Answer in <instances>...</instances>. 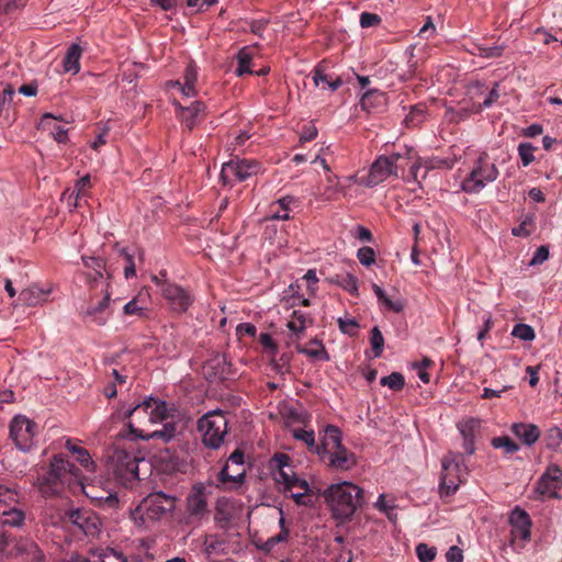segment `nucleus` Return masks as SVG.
Wrapping results in <instances>:
<instances>
[{"label":"nucleus","instance_id":"nucleus-1","mask_svg":"<svg viewBox=\"0 0 562 562\" xmlns=\"http://www.w3.org/2000/svg\"><path fill=\"white\" fill-rule=\"evenodd\" d=\"M324 498L335 519L346 521L363 504V491L349 481L329 485L324 491Z\"/></svg>","mask_w":562,"mask_h":562},{"label":"nucleus","instance_id":"nucleus-2","mask_svg":"<svg viewBox=\"0 0 562 562\" xmlns=\"http://www.w3.org/2000/svg\"><path fill=\"white\" fill-rule=\"evenodd\" d=\"M177 497L161 491L153 492L142 499L131 512V518L138 528H147L149 524L161 519L173 512Z\"/></svg>","mask_w":562,"mask_h":562},{"label":"nucleus","instance_id":"nucleus-3","mask_svg":"<svg viewBox=\"0 0 562 562\" xmlns=\"http://www.w3.org/2000/svg\"><path fill=\"white\" fill-rule=\"evenodd\" d=\"M126 417L134 416L135 422L142 424V419H147L149 424H160L168 419L181 417L180 409L173 404L149 396L142 403L124 413Z\"/></svg>","mask_w":562,"mask_h":562},{"label":"nucleus","instance_id":"nucleus-4","mask_svg":"<svg viewBox=\"0 0 562 562\" xmlns=\"http://www.w3.org/2000/svg\"><path fill=\"white\" fill-rule=\"evenodd\" d=\"M467 468L460 453L449 452L441 459L438 493L441 498L454 495L465 481Z\"/></svg>","mask_w":562,"mask_h":562},{"label":"nucleus","instance_id":"nucleus-5","mask_svg":"<svg viewBox=\"0 0 562 562\" xmlns=\"http://www.w3.org/2000/svg\"><path fill=\"white\" fill-rule=\"evenodd\" d=\"M497 177L498 169L495 164L488 160L486 153H482L462 180L461 190L470 194L479 193L486 186L494 182Z\"/></svg>","mask_w":562,"mask_h":562},{"label":"nucleus","instance_id":"nucleus-6","mask_svg":"<svg viewBox=\"0 0 562 562\" xmlns=\"http://www.w3.org/2000/svg\"><path fill=\"white\" fill-rule=\"evenodd\" d=\"M227 424L228 420L221 411H212L203 415L199 420L203 443L212 449L220 448L227 434Z\"/></svg>","mask_w":562,"mask_h":562},{"label":"nucleus","instance_id":"nucleus-7","mask_svg":"<svg viewBox=\"0 0 562 562\" xmlns=\"http://www.w3.org/2000/svg\"><path fill=\"white\" fill-rule=\"evenodd\" d=\"M74 465H71L61 456H56L50 462V469L42 480L37 481L40 492L45 496H50L59 492V487L66 480L67 475L72 474Z\"/></svg>","mask_w":562,"mask_h":562},{"label":"nucleus","instance_id":"nucleus-8","mask_svg":"<svg viewBox=\"0 0 562 562\" xmlns=\"http://www.w3.org/2000/svg\"><path fill=\"white\" fill-rule=\"evenodd\" d=\"M403 157L400 153L379 156L371 165L368 176L361 181L369 188L379 186L391 177H397V161Z\"/></svg>","mask_w":562,"mask_h":562},{"label":"nucleus","instance_id":"nucleus-9","mask_svg":"<svg viewBox=\"0 0 562 562\" xmlns=\"http://www.w3.org/2000/svg\"><path fill=\"white\" fill-rule=\"evenodd\" d=\"M260 171V165L255 160L232 159L222 166L221 181L223 184H232L236 181H245Z\"/></svg>","mask_w":562,"mask_h":562},{"label":"nucleus","instance_id":"nucleus-10","mask_svg":"<svg viewBox=\"0 0 562 562\" xmlns=\"http://www.w3.org/2000/svg\"><path fill=\"white\" fill-rule=\"evenodd\" d=\"M36 425L23 415L13 417L10 424V436L18 449L29 451L34 445Z\"/></svg>","mask_w":562,"mask_h":562},{"label":"nucleus","instance_id":"nucleus-11","mask_svg":"<svg viewBox=\"0 0 562 562\" xmlns=\"http://www.w3.org/2000/svg\"><path fill=\"white\" fill-rule=\"evenodd\" d=\"M510 543L522 549L531 536V519L528 513L519 507L514 508L509 515Z\"/></svg>","mask_w":562,"mask_h":562},{"label":"nucleus","instance_id":"nucleus-12","mask_svg":"<svg viewBox=\"0 0 562 562\" xmlns=\"http://www.w3.org/2000/svg\"><path fill=\"white\" fill-rule=\"evenodd\" d=\"M153 282L161 288V294L167 300L170 308L177 313L186 312L193 302L192 295L180 285L161 282L157 276L151 278Z\"/></svg>","mask_w":562,"mask_h":562},{"label":"nucleus","instance_id":"nucleus-13","mask_svg":"<svg viewBox=\"0 0 562 562\" xmlns=\"http://www.w3.org/2000/svg\"><path fill=\"white\" fill-rule=\"evenodd\" d=\"M288 454H274L270 461V469L274 481L282 486L283 491L293 490V486L303 481L295 475Z\"/></svg>","mask_w":562,"mask_h":562},{"label":"nucleus","instance_id":"nucleus-14","mask_svg":"<svg viewBox=\"0 0 562 562\" xmlns=\"http://www.w3.org/2000/svg\"><path fill=\"white\" fill-rule=\"evenodd\" d=\"M562 487V469L554 463L547 467L537 482L536 491L549 498H560L559 491Z\"/></svg>","mask_w":562,"mask_h":562},{"label":"nucleus","instance_id":"nucleus-15","mask_svg":"<svg viewBox=\"0 0 562 562\" xmlns=\"http://www.w3.org/2000/svg\"><path fill=\"white\" fill-rule=\"evenodd\" d=\"M111 296L112 292L103 289V297L82 313L83 321L89 325L104 326L112 316Z\"/></svg>","mask_w":562,"mask_h":562},{"label":"nucleus","instance_id":"nucleus-16","mask_svg":"<svg viewBox=\"0 0 562 562\" xmlns=\"http://www.w3.org/2000/svg\"><path fill=\"white\" fill-rule=\"evenodd\" d=\"M139 461L140 459H138L134 453L121 449L115 450L112 457L115 474L125 481L138 477Z\"/></svg>","mask_w":562,"mask_h":562},{"label":"nucleus","instance_id":"nucleus-17","mask_svg":"<svg viewBox=\"0 0 562 562\" xmlns=\"http://www.w3.org/2000/svg\"><path fill=\"white\" fill-rule=\"evenodd\" d=\"M182 420V416L175 419H168L162 423V428L159 430H154L150 432L145 431L144 429L137 428L133 423H130L131 431L135 437L150 440V439H160L164 442H170L173 440L178 434V425Z\"/></svg>","mask_w":562,"mask_h":562},{"label":"nucleus","instance_id":"nucleus-18","mask_svg":"<svg viewBox=\"0 0 562 562\" xmlns=\"http://www.w3.org/2000/svg\"><path fill=\"white\" fill-rule=\"evenodd\" d=\"M69 520L76 525L86 536L98 537L101 531V521L90 512L75 509L68 513Z\"/></svg>","mask_w":562,"mask_h":562},{"label":"nucleus","instance_id":"nucleus-19","mask_svg":"<svg viewBox=\"0 0 562 562\" xmlns=\"http://www.w3.org/2000/svg\"><path fill=\"white\" fill-rule=\"evenodd\" d=\"M83 266L88 269L87 279L91 286L102 285L103 289L110 290V274L106 272L104 262L95 257H82Z\"/></svg>","mask_w":562,"mask_h":562},{"label":"nucleus","instance_id":"nucleus-20","mask_svg":"<svg viewBox=\"0 0 562 562\" xmlns=\"http://www.w3.org/2000/svg\"><path fill=\"white\" fill-rule=\"evenodd\" d=\"M204 374L212 381L226 380L233 378L231 363L225 355H214L203 367Z\"/></svg>","mask_w":562,"mask_h":562},{"label":"nucleus","instance_id":"nucleus-21","mask_svg":"<svg viewBox=\"0 0 562 562\" xmlns=\"http://www.w3.org/2000/svg\"><path fill=\"white\" fill-rule=\"evenodd\" d=\"M198 81V68L193 64H189L184 70L183 79L171 80L166 83L169 90H178L186 98H193L196 95L195 85Z\"/></svg>","mask_w":562,"mask_h":562},{"label":"nucleus","instance_id":"nucleus-22","mask_svg":"<svg viewBox=\"0 0 562 562\" xmlns=\"http://www.w3.org/2000/svg\"><path fill=\"white\" fill-rule=\"evenodd\" d=\"M9 546L8 554L21 557L25 562H38L43 558V553L37 544L30 539L14 540Z\"/></svg>","mask_w":562,"mask_h":562},{"label":"nucleus","instance_id":"nucleus-23","mask_svg":"<svg viewBox=\"0 0 562 562\" xmlns=\"http://www.w3.org/2000/svg\"><path fill=\"white\" fill-rule=\"evenodd\" d=\"M181 122L192 130L204 116L205 105L201 101H194L188 106H182L178 101L173 102Z\"/></svg>","mask_w":562,"mask_h":562},{"label":"nucleus","instance_id":"nucleus-24","mask_svg":"<svg viewBox=\"0 0 562 562\" xmlns=\"http://www.w3.org/2000/svg\"><path fill=\"white\" fill-rule=\"evenodd\" d=\"M322 457L328 459L329 467L336 471H348L357 464L356 456L344 446L334 449Z\"/></svg>","mask_w":562,"mask_h":562},{"label":"nucleus","instance_id":"nucleus-25","mask_svg":"<svg viewBox=\"0 0 562 562\" xmlns=\"http://www.w3.org/2000/svg\"><path fill=\"white\" fill-rule=\"evenodd\" d=\"M245 479V469L232 468L226 463L217 474L216 486L223 490H237Z\"/></svg>","mask_w":562,"mask_h":562},{"label":"nucleus","instance_id":"nucleus-26","mask_svg":"<svg viewBox=\"0 0 562 562\" xmlns=\"http://www.w3.org/2000/svg\"><path fill=\"white\" fill-rule=\"evenodd\" d=\"M53 289L50 286H40L31 284L20 292L19 300L26 306H38L48 301Z\"/></svg>","mask_w":562,"mask_h":562},{"label":"nucleus","instance_id":"nucleus-27","mask_svg":"<svg viewBox=\"0 0 562 562\" xmlns=\"http://www.w3.org/2000/svg\"><path fill=\"white\" fill-rule=\"evenodd\" d=\"M40 128L50 135L58 143H65L68 138L65 123L52 114L47 113L42 116Z\"/></svg>","mask_w":562,"mask_h":562},{"label":"nucleus","instance_id":"nucleus-28","mask_svg":"<svg viewBox=\"0 0 562 562\" xmlns=\"http://www.w3.org/2000/svg\"><path fill=\"white\" fill-rule=\"evenodd\" d=\"M311 323L312 319L308 318L304 313L294 311L286 323V328L290 331V342L293 345L299 344L304 336L307 325Z\"/></svg>","mask_w":562,"mask_h":562},{"label":"nucleus","instance_id":"nucleus-29","mask_svg":"<svg viewBox=\"0 0 562 562\" xmlns=\"http://www.w3.org/2000/svg\"><path fill=\"white\" fill-rule=\"evenodd\" d=\"M512 431L528 447L535 445L540 437V430L533 424H514L512 426Z\"/></svg>","mask_w":562,"mask_h":562},{"label":"nucleus","instance_id":"nucleus-30","mask_svg":"<svg viewBox=\"0 0 562 562\" xmlns=\"http://www.w3.org/2000/svg\"><path fill=\"white\" fill-rule=\"evenodd\" d=\"M299 353L305 355L307 358L316 361H328L329 356L324 345L318 339H312L305 347L300 342L295 345Z\"/></svg>","mask_w":562,"mask_h":562},{"label":"nucleus","instance_id":"nucleus-31","mask_svg":"<svg viewBox=\"0 0 562 562\" xmlns=\"http://www.w3.org/2000/svg\"><path fill=\"white\" fill-rule=\"evenodd\" d=\"M341 431L336 426H327L322 437V445L318 446L321 449L319 456H323L334 449L341 447Z\"/></svg>","mask_w":562,"mask_h":562},{"label":"nucleus","instance_id":"nucleus-32","mask_svg":"<svg viewBox=\"0 0 562 562\" xmlns=\"http://www.w3.org/2000/svg\"><path fill=\"white\" fill-rule=\"evenodd\" d=\"M372 290L386 311L400 313L404 308L403 301L401 299H391L386 295L385 291L378 284L372 285Z\"/></svg>","mask_w":562,"mask_h":562},{"label":"nucleus","instance_id":"nucleus-33","mask_svg":"<svg viewBox=\"0 0 562 562\" xmlns=\"http://www.w3.org/2000/svg\"><path fill=\"white\" fill-rule=\"evenodd\" d=\"M422 167H424L426 170L428 169H434V168H451L452 167V164L446 159H439V158H434V159H430V160H426L424 162H416L412 166L411 168V173H409V179L415 181V182H419L418 178H419V170L422 169Z\"/></svg>","mask_w":562,"mask_h":562},{"label":"nucleus","instance_id":"nucleus-34","mask_svg":"<svg viewBox=\"0 0 562 562\" xmlns=\"http://www.w3.org/2000/svg\"><path fill=\"white\" fill-rule=\"evenodd\" d=\"M254 56V47L245 46L239 49L237 54V68L235 70L236 75L241 77L245 74H254L250 68V63Z\"/></svg>","mask_w":562,"mask_h":562},{"label":"nucleus","instance_id":"nucleus-35","mask_svg":"<svg viewBox=\"0 0 562 562\" xmlns=\"http://www.w3.org/2000/svg\"><path fill=\"white\" fill-rule=\"evenodd\" d=\"M81 48L78 44H72L64 59V69L67 72L78 74L80 71Z\"/></svg>","mask_w":562,"mask_h":562},{"label":"nucleus","instance_id":"nucleus-36","mask_svg":"<svg viewBox=\"0 0 562 562\" xmlns=\"http://www.w3.org/2000/svg\"><path fill=\"white\" fill-rule=\"evenodd\" d=\"M285 493H290V496L299 505H308L312 502V496L308 494L310 485L303 480L293 486V490H286Z\"/></svg>","mask_w":562,"mask_h":562},{"label":"nucleus","instance_id":"nucleus-37","mask_svg":"<svg viewBox=\"0 0 562 562\" xmlns=\"http://www.w3.org/2000/svg\"><path fill=\"white\" fill-rule=\"evenodd\" d=\"M497 87H498V85L496 83L495 87L485 97V99L482 103H472L471 105H464L462 108V110H464L469 113H479L483 109L491 108L493 105V103H495L496 100L499 98Z\"/></svg>","mask_w":562,"mask_h":562},{"label":"nucleus","instance_id":"nucleus-38","mask_svg":"<svg viewBox=\"0 0 562 562\" xmlns=\"http://www.w3.org/2000/svg\"><path fill=\"white\" fill-rule=\"evenodd\" d=\"M94 557H98L100 562H127L126 558L121 551L112 548L95 549L92 551Z\"/></svg>","mask_w":562,"mask_h":562},{"label":"nucleus","instance_id":"nucleus-39","mask_svg":"<svg viewBox=\"0 0 562 562\" xmlns=\"http://www.w3.org/2000/svg\"><path fill=\"white\" fill-rule=\"evenodd\" d=\"M295 439L303 441L312 451L321 454L319 447L315 443V435L313 430L296 428L292 430Z\"/></svg>","mask_w":562,"mask_h":562},{"label":"nucleus","instance_id":"nucleus-40","mask_svg":"<svg viewBox=\"0 0 562 562\" xmlns=\"http://www.w3.org/2000/svg\"><path fill=\"white\" fill-rule=\"evenodd\" d=\"M546 447L551 451H558L562 445V429L558 426L550 427L544 435Z\"/></svg>","mask_w":562,"mask_h":562},{"label":"nucleus","instance_id":"nucleus-41","mask_svg":"<svg viewBox=\"0 0 562 562\" xmlns=\"http://www.w3.org/2000/svg\"><path fill=\"white\" fill-rule=\"evenodd\" d=\"M480 419L467 418L458 424V429L463 439H474L475 432L480 428Z\"/></svg>","mask_w":562,"mask_h":562},{"label":"nucleus","instance_id":"nucleus-42","mask_svg":"<svg viewBox=\"0 0 562 562\" xmlns=\"http://www.w3.org/2000/svg\"><path fill=\"white\" fill-rule=\"evenodd\" d=\"M24 521V514L22 510L12 507L2 513L1 525L9 527H20Z\"/></svg>","mask_w":562,"mask_h":562},{"label":"nucleus","instance_id":"nucleus-43","mask_svg":"<svg viewBox=\"0 0 562 562\" xmlns=\"http://www.w3.org/2000/svg\"><path fill=\"white\" fill-rule=\"evenodd\" d=\"M188 507L192 515H203L206 510V501L201 493H194L188 498Z\"/></svg>","mask_w":562,"mask_h":562},{"label":"nucleus","instance_id":"nucleus-44","mask_svg":"<svg viewBox=\"0 0 562 562\" xmlns=\"http://www.w3.org/2000/svg\"><path fill=\"white\" fill-rule=\"evenodd\" d=\"M491 445L495 449H503L507 454L519 450V446L507 436L493 438Z\"/></svg>","mask_w":562,"mask_h":562},{"label":"nucleus","instance_id":"nucleus-45","mask_svg":"<svg viewBox=\"0 0 562 562\" xmlns=\"http://www.w3.org/2000/svg\"><path fill=\"white\" fill-rule=\"evenodd\" d=\"M370 345H371V348H372L373 357L374 358H379L382 355V352H383L384 337H383L381 330L379 329V327H376V326H374L371 329V333H370Z\"/></svg>","mask_w":562,"mask_h":562},{"label":"nucleus","instance_id":"nucleus-46","mask_svg":"<svg viewBox=\"0 0 562 562\" xmlns=\"http://www.w3.org/2000/svg\"><path fill=\"white\" fill-rule=\"evenodd\" d=\"M512 335L522 341H532L536 338L533 328L524 323H518L513 327Z\"/></svg>","mask_w":562,"mask_h":562},{"label":"nucleus","instance_id":"nucleus-47","mask_svg":"<svg viewBox=\"0 0 562 562\" xmlns=\"http://www.w3.org/2000/svg\"><path fill=\"white\" fill-rule=\"evenodd\" d=\"M517 150H518L519 158L521 160V165L524 167H527L531 162L535 161V159H536V157H535L536 147L531 143H528V142L520 143L518 145Z\"/></svg>","mask_w":562,"mask_h":562},{"label":"nucleus","instance_id":"nucleus-48","mask_svg":"<svg viewBox=\"0 0 562 562\" xmlns=\"http://www.w3.org/2000/svg\"><path fill=\"white\" fill-rule=\"evenodd\" d=\"M375 508L384 513L387 518L392 521L396 520L395 505L393 502H389L384 494H380L376 502L374 503Z\"/></svg>","mask_w":562,"mask_h":562},{"label":"nucleus","instance_id":"nucleus-49","mask_svg":"<svg viewBox=\"0 0 562 562\" xmlns=\"http://www.w3.org/2000/svg\"><path fill=\"white\" fill-rule=\"evenodd\" d=\"M380 383L391 390L398 391L404 386V376L398 372H393L386 376H382Z\"/></svg>","mask_w":562,"mask_h":562},{"label":"nucleus","instance_id":"nucleus-50","mask_svg":"<svg viewBox=\"0 0 562 562\" xmlns=\"http://www.w3.org/2000/svg\"><path fill=\"white\" fill-rule=\"evenodd\" d=\"M416 554L420 562H431L436 558L437 550L426 543H419L416 547Z\"/></svg>","mask_w":562,"mask_h":562},{"label":"nucleus","instance_id":"nucleus-51","mask_svg":"<svg viewBox=\"0 0 562 562\" xmlns=\"http://www.w3.org/2000/svg\"><path fill=\"white\" fill-rule=\"evenodd\" d=\"M123 312L125 315H135L139 317H145L147 315V308L144 305H140L137 299H133L127 302L123 307Z\"/></svg>","mask_w":562,"mask_h":562},{"label":"nucleus","instance_id":"nucleus-52","mask_svg":"<svg viewBox=\"0 0 562 562\" xmlns=\"http://www.w3.org/2000/svg\"><path fill=\"white\" fill-rule=\"evenodd\" d=\"M431 363L432 362L429 358H424L420 362L413 364V368L416 371L419 380L425 384L429 383L430 381V375L427 372V369Z\"/></svg>","mask_w":562,"mask_h":562},{"label":"nucleus","instance_id":"nucleus-53","mask_svg":"<svg viewBox=\"0 0 562 562\" xmlns=\"http://www.w3.org/2000/svg\"><path fill=\"white\" fill-rule=\"evenodd\" d=\"M357 258L361 265L370 267L375 262V252L371 247H361L358 249Z\"/></svg>","mask_w":562,"mask_h":562},{"label":"nucleus","instance_id":"nucleus-54","mask_svg":"<svg viewBox=\"0 0 562 562\" xmlns=\"http://www.w3.org/2000/svg\"><path fill=\"white\" fill-rule=\"evenodd\" d=\"M18 499L19 495L14 490L0 485V504L13 505L18 503Z\"/></svg>","mask_w":562,"mask_h":562},{"label":"nucleus","instance_id":"nucleus-55","mask_svg":"<svg viewBox=\"0 0 562 562\" xmlns=\"http://www.w3.org/2000/svg\"><path fill=\"white\" fill-rule=\"evenodd\" d=\"M338 326L341 333L347 334L349 336L356 335V330L358 328V323L355 318H338Z\"/></svg>","mask_w":562,"mask_h":562},{"label":"nucleus","instance_id":"nucleus-56","mask_svg":"<svg viewBox=\"0 0 562 562\" xmlns=\"http://www.w3.org/2000/svg\"><path fill=\"white\" fill-rule=\"evenodd\" d=\"M76 460L88 471L92 472L94 470V463L86 449L82 448L80 451H77Z\"/></svg>","mask_w":562,"mask_h":562},{"label":"nucleus","instance_id":"nucleus-57","mask_svg":"<svg viewBox=\"0 0 562 562\" xmlns=\"http://www.w3.org/2000/svg\"><path fill=\"white\" fill-rule=\"evenodd\" d=\"M83 195L77 193L76 191H72V190H67L64 192L63 194V200H65L67 206L69 207V210H74L76 209L79 204H78V201L82 198Z\"/></svg>","mask_w":562,"mask_h":562},{"label":"nucleus","instance_id":"nucleus-58","mask_svg":"<svg viewBox=\"0 0 562 562\" xmlns=\"http://www.w3.org/2000/svg\"><path fill=\"white\" fill-rule=\"evenodd\" d=\"M381 22L379 15L374 13L363 12L360 15V25L361 27H371L378 25Z\"/></svg>","mask_w":562,"mask_h":562},{"label":"nucleus","instance_id":"nucleus-59","mask_svg":"<svg viewBox=\"0 0 562 562\" xmlns=\"http://www.w3.org/2000/svg\"><path fill=\"white\" fill-rule=\"evenodd\" d=\"M257 328L251 323H241L236 327V335L239 338H243L244 336H250L254 337L256 335Z\"/></svg>","mask_w":562,"mask_h":562},{"label":"nucleus","instance_id":"nucleus-60","mask_svg":"<svg viewBox=\"0 0 562 562\" xmlns=\"http://www.w3.org/2000/svg\"><path fill=\"white\" fill-rule=\"evenodd\" d=\"M549 258V249L546 246L539 247L530 261V265H541Z\"/></svg>","mask_w":562,"mask_h":562},{"label":"nucleus","instance_id":"nucleus-61","mask_svg":"<svg viewBox=\"0 0 562 562\" xmlns=\"http://www.w3.org/2000/svg\"><path fill=\"white\" fill-rule=\"evenodd\" d=\"M317 136V128L313 124H308L303 127L302 133L300 135V142L306 143L313 140Z\"/></svg>","mask_w":562,"mask_h":562},{"label":"nucleus","instance_id":"nucleus-62","mask_svg":"<svg viewBox=\"0 0 562 562\" xmlns=\"http://www.w3.org/2000/svg\"><path fill=\"white\" fill-rule=\"evenodd\" d=\"M259 341L263 346V348L268 350L272 356L277 353V346L269 334L261 333L259 336Z\"/></svg>","mask_w":562,"mask_h":562},{"label":"nucleus","instance_id":"nucleus-63","mask_svg":"<svg viewBox=\"0 0 562 562\" xmlns=\"http://www.w3.org/2000/svg\"><path fill=\"white\" fill-rule=\"evenodd\" d=\"M447 562H463V553L459 547L452 546L446 553Z\"/></svg>","mask_w":562,"mask_h":562},{"label":"nucleus","instance_id":"nucleus-64","mask_svg":"<svg viewBox=\"0 0 562 562\" xmlns=\"http://www.w3.org/2000/svg\"><path fill=\"white\" fill-rule=\"evenodd\" d=\"M227 463L232 465V468L244 469V454L239 451L233 452L229 456Z\"/></svg>","mask_w":562,"mask_h":562}]
</instances>
